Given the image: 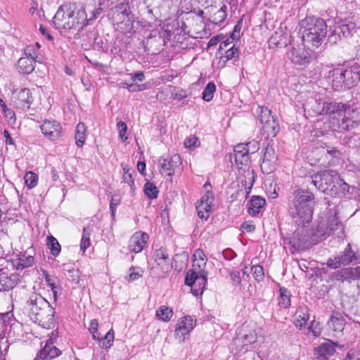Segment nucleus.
Segmentation results:
<instances>
[{
  "instance_id": "obj_7",
  "label": "nucleus",
  "mask_w": 360,
  "mask_h": 360,
  "mask_svg": "<svg viewBox=\"0 0 360 360\" xmlns=\"http://www.w3.org/2000/svg\"><path fill=\"white\" fill-rule=\"evenodd\" d=\"M203 188L206 193L202 197L200 202L196 204V210L200 218L207 219L212 212L214 195L211 191L212 186L209 182L205 183Z\"/></svg>"
},
{
  "instance_id": "obj_53",
  "label": "nucleus",
  "mask_w": 360,
  "mask_h": 360,
  "mask_svg": "<svg viewBox=\"0 0 360 360\" xmlns=\"http://www.w3.org/2000/svg\"><path fill=\"white\" fill-rule=\"evenodd\" d=\"M251 272L252 273L255 278L259 281L263 280L264 277L263 267L259 265H255L251 267Z\"/></svg>"
},
{
  "instance_id": "obj_49",
  "label": "nucleus",
  "mask_w": 360,
  "mask_h": 360,
  "mask_svg": "<svg viewBox=\"0 0 360 360\" xmlns=\"http://www.w3.org/2000/svg\"><path fill=\"white\" fill-rule=\"evenodd\" d=\"M144 192L150 199L155 198L158 195V188L152 183L147 182L144 186Z\"/></svg>"
},
{
  "instance_id": "obj_27",
  "label": "nucleus",
  "mask_w": 360,
  "mask_h": 360,
  "mask_svg": "<svg viewBox=\"0 0 360 360\" xmlns=\"http://www.w3.org/2000/svg\"><path fill=\"white\" fill-rule=\"evenodd\" d=\"M309 319L308 308L306 306H300L294 315V323L297 328L302 330L305 328Z\"/></svg>"
},
{
  "instance_id": "obj_50",
  "label": "nucleus",
  "mask_w": 360,
  "mask_h": 360,
  "mask_svg": "<svg viewBox=\"0 0 360 360\" xmlns=\"http://www.w3.org/2000/svg\"><path fill=\"white\" fill-rule=\"evenodd\" d=\"M143 271L140 267H131L127 281L129 282L136 281L143 276Z\"/></svg>"
},
{
  "instance_id": "obj_15",
  "label": "nucleus",
  "mask_w": 360,
  "mask_h": 360,
  "mask_svg": "<svg viewBox=\"0 0 360 360\" xmlns=\"http://www.w3.org/2000/svg\"><path fill=\"white\" fill-rule=\"evenodd\" d=\"M195 325V320L191 316H186L181 318L176 326L174 330V336L176 339L184 341L186 335H188L190 332L194 328Z\"/></svg>"
},
{
  "instance_id": "obj_51",
  "label": "nucleus",
  "mask_w": 360,
  "mask_h": 360,
  "mask_svg": "<svg viewBox=\"0 0 360 360\" xmlns=\"http://www.w3.org/2000/svg\"><path fill=\"white\" fill-rule=\"evenodd\" d=\"M39 54V53L34 49V46L28 45L24 49L23 57L30 58L35 61H38Z\"/></svg>"
},
{
  "instance_id": "obj_44",
  "label": "nucleus",
  "mask_w": 360,
  "mask_h": 360,
  "mask_svg": "<svg viewBox=\"0 0 360 360\" xmlns=\"http://www.w3.org/2000/svg\"><path fill=\"white\" fill-rule=\"evenodd\" d=\"M47 245L49 247L51 254L56 257L60 252V245L56 238L50 236L47 238Z\"/></svg>"
},
{
  "instance_id": "obj_18",
  "label": "nucleus",
  "mask_w": 360,
  "mask_h": 360,
  "mask_svg": "<svg viewBox=\"0 0 360 360\" xmlns=\"http://www.w3.org/2000/svg\"><path fill=\"white\" fill-rule=\"evenodd\" d=\"M160 172L162 174L172 176L175 170L181 164V160L179 155L176 154L169 158H160L159 160Z\"/></svg>"
},
{
  "instance_id": "obj_21",
  "label": "nucleus",
  "mask_w": 360,
  "mask_h": 360,
  "mask_svg": "<svg viewBox=\"0 0 360 360\" xmlns=\"http://www.w3.org/2000/svg\"><path fill=\"white\" fill-rule=\"evenodd\" d=\"M56 337H51L43 349L34 360H51L61 354V352L53 345Z\"/></svg>"
},
{
  "instance_id": "obj_2",
  "label": "nucleus",
  "mask_w": 360,
  "mask_h": 360,
  "mask_svg": "<svg viewBox=\"0 0 360 360\" xmlns=\"http://www.w3.org/2000/svg\"><path fill=\"white\" fill-rule=\"evenodd\" d=\"M27 307L29 316L34 323L46 328L54 327V309L41 295L32 294L27 301Z\"/></svg>"
},
{
  "instance_id": "obj_20",
  "label": "nucleus",
  "mask_w": 360,
  "mask_h": 360,
  "mask_svg": "<svg viewBox=\"0 0 360 360\" xmlns=\"http://www.w3.org/2000/svg\"><path fill=\"white\" fill-rule=\"evenodd\" d=\"M288 58L294 63L302 65L310 62L309 53L304 47L292 46L287 53Z\"/></svg>"
},
{
  "instance_id": "obj_56",
  "label": "nucleus",
  "mask_w": 360,
  "mask_h": 360,
  "mask_svg": "<svg viewBox=\"0 0 360 360\" xmlns=\"http://www.w3.org/2000/svg\"><path fill=\"white\" fill-rule=\"evenodd\" d=\"M98 323L96 319H92L90 322L89 330L92 334L94 340L99 339V333L98 332Z\"/></svg>"
},
{
  "instance_id": "obj_64",
  "label": "nucleus",
  "mask_w": 360,
  "mask_h": 360,
  "mask_svg": "<svg viewBox=\"0 0 360 360\" xmlns=\"http://www.w3.org/2000/svg\"><path fill=\"white\" fill-rule=\"evenodd\" d=\"M346 360H360V352L356 351H350L347 354Z\"/></svg>"
},
{
  "instance_id": "obj_61",
  "label": "nucleus",
  "mask_w": 360,
  "mask_h": 360,
  "mask_svg": "<svg viewBox=\"0 0 360 360\" xmlns=\"http://www.w3.org/2000/svg\"><path fill=\"white\" fill-rule=\"evenodd\" d=\"M248 148V153H255L259 149V143L257 141H252L246 143Z\"/></svg>"
},
{
  "instance_id": "obj_39",
  "label": "nucleus",
  "mask_w": 360,
  "mask_h": 360,
  "mask_svg": "<svg viewBox=\"0 0 360 360\" xmlns=\"http://www.w3.org/2000/svg\"><path fill=\"white\" fill-rule=\"evenodd\" d=\"M99 342V346L103 349L110 348L114 341V332L112 329H110L103 338L99 336V339H96Z\"/></svg>"
},
{
  "instance_id": "obj_6",
  "label": "nucleus",
  "mask_w": 360,
  "mask_h": 360,
  "mask_svg": "<svg viewBox=\"0 0 360 360\" xmlns=\"http://www.w3.org/2000/svg\"><path fill=\"white\" fill-rule=\"evenodd\" d=\"M339 174L335 170H324L311 176L313 184L320 191H326L329 186L335 184Z\"/></svg>"
},
{
  "instance_id": "obj_19",
  "label": "nucleus",
  "mask_w": 360,
  "mask_h": 360,
  "mask_svg": "<svg viewBox=\"0 0 360 360\" xmlns=\"http://www.w3.org/2000/svg\"><path fill=\"white\" fill-rule=\"evenodd\" d=\"M193 269L189 270L187 274L196 275H207L205 269L207 264V257L201 249H197L193 255Z\"/></svg>"
},
{
  "instance_id": "obj_47",
  "label": "nucleus",
  "mask_w": 360,
  "mask_h": 360,
  "mask_svg": "<svg viewBox=\"0 0 360 360\" xmlns=\"http://www.w3.org/2000/svg\"><path fill=\"white\" fill-rule=\"evenodd\" d=\"M24 179L25 184L30 189L34 188L37 184L38 176L35 173L32 172H27L25 175Z\"/></svg>"
},
{
  "instance_id": "obj_36",
  "label": "nucleus",
  "mask_w": 360,
  "mask_h": 360,
  "mask_svg": "<svg viewBox=\"0 0 360 360\" xmlns=\"http://www.w3.org/2000/svg\"><path fill=\"white\" fill-rule=\"evenodd\" d=\"M34 262V257L32 256L22 255L13 261V266L17 269H23L30 267Z\"/></svg>"
},
{
  "instance_id": "obj_40",
  "label": "nucleus",
  "mask_w": 360,
  "mask_h": 360,
  "mask_svg": "<svg viewBox=\"0 0 360 360\" xmlns=\"http://www.w3.org/2000/svg\"><path fill=\"white\" fill-rule=\"evenodd\" d=\"M279 292L280 295L278 299V305L283 308L288 307L290 305V292L283 287L280 288Z\"/></svg>"
},
{
  "instance_id": "obj_3",
  "label": "nucleus",
  "mask_w": 360,
  "mask_h": 360,
  "mask_svg": "<svg viewBox=\"0 0 360 360\" xmlns=\"http://www.w3.org/2000/svg\"><path fill=\"white\" fill-rule=\"evenodd\" d=\"M327 25L323 19L306 18L300 22V34L303 46L309 49L321 46L326 36Z\"/></svg>"
},
{
  "instance_id": "obj_52",
  "label": "nucleus",
  "mask_w": 360,
  "mask_h": 360,
  "mask_svg": "<svg viewBox=\"0 0 360 360\" xmlns=\"http://www.w3.org/2000/svg\"><path fill=\"white\" fill-rule=\"evenodd\" d=\"M199 139L194 136L187 137L184 141V146L188 149H194L200 146Z\"/></svg>"
},
{
  "instance_id": "obj_10",
  "label": "nucleus",
  "mask_w": 360,
  "mask_h": 360,
  "mask_svg": "<svg viewBox=\"0 0 360 360\" xmlns=\"http://www.w3.org/2000/svg\"><path fill=\"white\" fill-rule=\"evenodd\" d=\"M356 259V254L352 250L351 245L347 244L344 251L334 258H329L327 265L331 269H338L341 266H347Z\"/></svg>"
},
{
  "instance_id": "obj_25",
  "label": "nucleus",
  "mask_w": 360,
  "mask_h": 360,
  "mask_svg": "<svg viewBox=\"0 0 360 360\" xmlns=\"http://www.w3.org/2000/svg\"><path fill=\"white\" fill-rule=\"evenodd\" d=\"M19 276L18 274H8L3 269H0V291L9 290L18 283Z\"/></svg>"
},
{
  "instance_id": "obj_32",
  "label": "nucleus",
  "mask_w": 360,
  "mask_h": 360,
  "mask_svg": "<svg viewBox=\"0 0 360 360\" xmlns=\"http://www.w3.org/2000/svg\"><path fill=\"white\" fill-rule=\"evenodd\" d=\"M265 200L259 196H254L250 201L248 213L252 216H257L265 205Z\"/></svg>"
},
{
  "instance_id": "obj_22",
  "label": "nucleus",
  "mask_w": 360,
  "mask_h": 360,
  "mask_svg": "<svg viewBox=\"0 0 360 360\" xmlns=\"http://www.w3.org/2000/svg\"><path fill=\"white\" fill-rule=\"evenodd\" d=\"M328 82L332 87L337 91L345 89L343 68L339 67L330 70L328 75Z\"/></svg>"
},
{
  "instance_id": "obj_23",
  "label": "nucleus",
  "mask_w": 360,
  "mask_h": 360,
  "mask_svg": "<svg viewBox=\"0 0 360 360\" xmlns=\"http://www.w3.org/2000/svg\"><path fill=\"white\" fill-rule=\"evenodd\" d=\"M338 105V103H328L320 100L315 101L314 103L311 105V110L318 115H329L332 120V115H334Z\"/></svg>"
},
{
  "instance_id": "obj_60",
  "label": "nucleus",
  "mask_w": 360,
  "mask_h": 360,
  "mask_svg": "<svg viewBox=\"0 0 360 360\" xmlns=\"http://www.w3.org/2000/svg\"><path fill=\"white\" fill-rule=\"evenodd\" d=\"M231 279L233 283L236 285H239L241 283V278L240 276V272L235 271L231 273L230 274Z\"/></svg>"
},
{
  "instance_id": "obj_13",
  "label": "nucleus",
  "mask_w": 360,
  "mask_h": 360,
  "mask_svg": "<svg viewBox=\"0 0 360 360\" xmlns=\"http://www.w3.org/2000/svg\"><path fill=\"white\" fill-rule=\"evenodd\" d=\"M40 129L44 136L51 141H56L62 135V127L56 120H44L40 125Z\"/></svg>"
},
{
  "instance_id": "obj_1",
  "label": "nucleus",
  "mask_w": 360,
  "mask_h": 360,
  "mask_svg": "<svg viewBox=\"0 0 360 360\" xmlns=\"http://www.w3.org/2000/svg\"><path fill=\"white\" fill-rule=\"evenodd\" d=\"M314 198L313 193L297 189L294 191L289 200L288 212L297 226L290 243L297 250L309 248L311 243V229H307V225L313 217Z\"/></svg>"
},
{
  "instance_id": "obj_29",
  "label": "nucleus",
  "mask_w": 360,
  "mask_h": 360,
  "mask_svg": "<svg viewBox=\"0 0 360 360\" xmlns=\"http://www.w3.org/2000/svg\"><path fill=\"white\" fill-rule=\"evenodd\" d=\"M328 325L334 332L340 333L345 328V320L340 313L333 312L330 316Z\"/></svg>"
},
{
  "instance_id": "obj_17",
  "label": "nucleus",
  "mask_w": 360,
  "mask_h": 360,
  "mask_svg": "<svg viewBox=\"0 0 360 360\" xmlns=\"http://www.w3.org/2000/svg\"><path fill=\"white\" fill-rule=\"evenodd\" d=\"M13 101L18 108L28 110L32 103V97L29 89H16L13 92Z\"/></svg>"
},
{
  "instance_id": "obj_28",
  "label": "nucleus",
  "mask_w": 360,
  "mask_h": 360,
  "mask_svg": "<svg viewBox=\"0 0 360 360\" xmlns=\"http://www.w3.org/2000/svg\"><path fill=\"white\" fill-rule=\"evenodd\" d=\"M248 326H243L241 331L238 335L235 340V344L242 342L244 346L252 344L257 340V334L252 330H248Z\"/></svg>"
},
{
  "instance_id": "obj_43",
  "label": "nucleus",
  "mask_w": 360,
  "mask_h": 360,
  "mask_svg": "<svg viewBox=\"0 0 360 360\" xmlns=\"http://www.w3.org/2000/svg\"><path fill=\"white\" fill-rule=\"evenodd\" d=\"M226 17V6L224 5L212 14V22L214 24H219L225 20Z\"/></svg>"
},
{
  "instance_id": "obj_4",
  "label": "nucleus",
  "mask_w": 360,
  "mask_h": 360,
  "mask_svg": "<svg viewBox=\"0 0 360 360\" xmlns=\"http://www.w3.org/2000/svg\"><path fill=\"white\" fill-rule=\"evenodd\" d=\"M332 124L339 131H349L360 124V110L352 108L346 103H338L332 115Z\"/></svg>"
},
{
  "instance_id": "obj_24",
  "label": "nucleus",
  "mask_w": 360,
  "mask_h": 360,
  "mask_svg": "<svg viewBox=\"0 0 360 360\" xmlns=\"http://www.w3.org/2000/svg\"><path fill=\"white\" fill-rule=\"evenodd\" d=\"M148 239V235L146 233L136 232L130 238L129 249L135 253L142 251Z\"/></svg>"
},
{
  "instance_id": "obj_31",
  "label": "nucleus",
  "mask_w": 360,
  "mask_h": 360,
  "mask_svg": "<svg viewBox=\"0 0 360 360\" xmlns=\"http://www.w3.org/2000/svg\"><path fill=\"white\" fill-rule=\"evenodd\" d=\"M37 61L30 58L22 56L18 61V71L22 74H30L34 70Z\"/></svg>"
},
{
  "instance_id": "obj_11",
  "label": "nucleus",
  "mask_w": 360,
  "mask_h": 360,
  "mask_svg": "<svg viewBox=\"0 0 360 360\" xmlns=\"http://www.w3.org/2000/svg\"><path fill=\"white\" fill-rule=\"evenodd\" d=\"M207 275L186 274L185 284L191 287L195 296L201 295L205 289Z\"/></svg>"
},
{
  "instance_id": "obj_42",
  "label": "nucleus",
  "mask_w": 360,
  "mask_h": 360,
  "mask_svg": "<svg viewBox=\"0 0 360 360\" xmlns=\"http://www.w3.org/2000/svg\"><path fill=\"white\" fill-rule=\"evenodd\" d=\"M257 112L259 114V120L262 124L265 123L266 120H271L274 117L271 115V112L266 107L258 106Z\"/></svg>"
},
{
  "instance_id": "obj_34",
  "label": "nucleus",
  "mask_w": 360,
  "mask_h": 360,
  "mask_svg": "<svg viewBox=\"0 0 360 360\" xmlns=\"http://www.w3.org/2000/svg\"><path fill=\"white\" fill-rule=\"evenodd\" d=\"M239 50L238 48L233 45L228 49L225 50L224 55L221 56L219 60L218 65L219 68H224L228 60L233 58H238Z\"/></svg>"
},
{
  "instance_id": "obj_41",
  "label": "nucleus",
  "mask_w": 360,
  "mask_h": 360,
  "mask_svg": "<svg viewBox=\"0 0 360 360\" xmlns=\"http://www.w3.org/2000/svg\"><path fill=\"white\" fill-rule=\"evenodd\" d=\"M172 309L166 306H161L156 311V316L163 321H169L172 317Z\"/></svg>"
},
{
  "instance_id": "obj_54",
  "label": "nucleus",
  "mask_w": 360,
  "mask_h": 360,
  "mask_svg": "<svg viewBox=\"0 0 360 360\" xmlns=\"http://www.w3.org/2000/svg\"><path fill=\"white\" fill-rule=\"evenodd\" d=\"M117 129L119 131V136L122 139V141H125L127 140V126L125 124V122L122 121H120L117 123Z\"/></svg>"
},
{
  "instance_id": "obj_37",
  "label": "nucleus",
  "mask_w": 360,
  "mask_h": 360,
  "mask_svg": "<svg viewBox=\"0 0 360 360\" xmlns=\"http://www.w3.org/2000/svg\"><path fill=\"white\" fill-rule=\"evenodd\" d=\"M86 139V127L84 123H79L76 127L75 141L78 147H82Z\"/></svg>"
},
{
  "instance_id": "obj_9",
  "label": "nucleus",
  "mask_w": 360,
  "mask_h": 360,
  "mask_svg": "<svg viewBox=\"0 0 360 360\" xmlns=\"http://www.w3.org/2000/svg\"><path fill=\"white\" fill-rule=\"evenodd\" d=\"M76 8V4H64L57 10L53 18V22L58 30H68V25L70 23L69 21L70 15L73 13Z\"/></svg>"
},
{
  "instance_id": "obj_62",
  "label": "nucleus",
  "mask_w": 360,
  "mask_h": 360,
  "mask_svg": "<svg viewBox=\"0 0 360 360\" xmlns=\"http://www.w3.org/2000/svg\"><path fill=\"white\" fill-rule=\"evenodd\" d=\"M248 148L247 147L246 143H239L234 148V153H242L243 154L248 153Z\"/></svg>"
},
{
  "instance_id": "obj_16",
  "label": "nucleus",
  "mask_w": 360,
  "mask_h": 360,
  "mask_svg": "<svg viewBox=\"0 0 360 360\" xmlns=\"http://www.w3.org/2000/svg\"><path fill=\"white\" fill-rule=\"evenodd\" d=\"M70 25L68 30L75 29L79 30L87 25V15L85 8L82 6L76 4V8L72 15H70Z\"/></svg>"
},
{
  "instance_id": "obj_5",
  "label": "nucleus",
  "mask_w": 360,
  "mask_h": 360,
  "mask_svg": "<svg viewBox=\"0 0 360 360\" xmlns=\"http://www.w3.org/2000/svg\"><path fill=\"white\" fill-rule=\"evenodd\" d=\"M342 225L341 222L338 219L335 214L333 212L330 211L327 214V221H321L318 226L316 232H314L311 229L310 236H311V243L309 246L316 243L319 240H321L322 237H325L326 235H329L331 232L335 231H342Z\"/></svg>"
},
{
  "instance_id": "obj_38",
  "label": "nucleus",
  "mask_w": 360,
  "mask_h": 360,
  "mask_svg": "<svg viewBox=\"0 0 360 360\" xmlns=\"http://www.w3.org/2000/svg\"><path fill=\"white\" fill-rule=\"evenodd\" d=\"M93 231V229L90 226H86L83 229V233L81 239L80 243V249L83 251V252H85V250L90 246L91 245V240H90V236Z\"/></svg>"
},
{
  "instance_id": "obj_45",
  "label": "nucleus",
  "mask_w": 360,
  "mask_h": 360,
  "mask_svg": "<svg viewBox=\"0 0 360 360\" xmlns=\"http://www.w3.org/2000/svg\"><path fill=\"white\" fill-rule=\"evenodd\" d=\"M215 91V84L213 82H209L202 91V99L207 102L210 101L213 98V95Z\"/></svg>"
},
{
  "instance_id": "obj_63",
  "label": "nucleus",
  "mask_w": 360,
  "mask_h": 360,
  "mask_svg": "<svg viewBox=\"0 0 360 360\" xmlns=\"http://www.w3.org/2000/svg\"><path fill=\"white\" fill-rule=\"evenodd\" d=\"M235 39H232L231 36L227 39L221 41L219 44V51H222L224 50H226L229 49V46L231 45L233 42V40Z\"/></svg>"
},
{
  "instance_id": "obj_46",
  "label": "nucleus",
  "mask_w": 360,
  "mask_h": 360,
  "mask_svg": "<svg viewBox=\"0 0 360 360\" xmlns=\"http://www.w3.org/2000/svg\"><path fill=\"white\" fill-rule=\"evenodd\" d=\"M337 193L340 195H345L349 193V186L342 179L338 176V179L335 181V184L333 185Z\"/></svg>"
},
{
  "instance_id": "obj_8",
  "label": "nucleus",
  "mask_w": 360,
  "mask_h": 360,
  "mask_svg": "<svg viewBox=\"0 0 360 360\" xmlns=\"http://www.w3.org/2000/svg\"><path fill=\"white\" fill-rule=\"evenodd\" d=\"M155 264L151 270L158 276H160L169 272L172 269V264L168 254L165 249L160 248L154 252Z\"/></svg>"
},
{
  "instance_id": "obj_58",
  "label": "nucleus",
  "mask_w": 360,
  "mask_h": 360,
  "mask_svg": "<svg viewBox=\"0 0 360 360\" xmlns=\"http://www.w3.org/2000/svg\"><path fill=\"white\" fill-rule=\"evenodd\" d=\"M249 153L243 154L242 153H235V160L240 165H247L249 160Z\"/></svg>"
},
{
  "instance_id": "obj_30",
  "label": "nucleus",
  "mask_w": 360,
  "mask_h": 360,
  "mask_svg": "<svg viewBox=\"0 0 360 360\" xmlns=\"http://www.w3.org/2000/svg\"><path fill=\"white\" fill-rule=\"evenodd\" d=\"M335 352V344L330 341L326 340L316 348V353L321 357L326 358L333 355Z\"/></svg>"
},
{
  "instance_id": "obj_35",
  "label": "nucleus",
  "mask_w": 360,
  "mask_h": 360,
  "mask_svg": "<svg viewBox=\"0 0 360 360\" xmlns=\"http://www.w3.org/2000/svg\"><path fill=\"white\" fill-rule=\"evenodd\" d=\"M262 129L268 136H276L280 128L276 118L274 117L271 120H266V122L262 124Z\"/></svg>"
},
{
  "instance_id": "obj_59",
  "label": "nucleus",
  "mask_w": 360,
  "mask_h": 360,
  "mask_svg": "<svg viewBox=\"0 0 360 360\" xmlns=\"http://www.w3.org/2000/svg\"><path fill=\"white\" fill-rule=\"evenodd\" d=\"M120 203V199L117 195H113L111 198L110 203V209L112 213V215L115 214L116 211L117 206Z\"/></svg>"
},
{
  "instance_id": "obj_14",
  "label": "nucleus",
  "mask_w": 360,
  "mask_h": 360,
  "mask_svg": "<svg viewBox=\"0 0 360 360\" xmlns=\"http://www.w3.org/2000/svg\"><path fill=\"white\" fill-rule=\"evenodd\" d=\"M355 25L352 22H338L334 25L333 30L328 36L331 43H337L342 37H347L354 30Z\"/></svg>"
},
{
  "instance_id": "obj_12",
  "label": "nucleus",
  "mask_w": 360,
  "mask_h": 360,
  "mask_svg": "<svg viewBox=\"0 0 360 360\" xmlns=\"http://www.w3.org/2000/svg\"><path fill=\"white\" fill-rule=\"evenodd\" d=\"M112 18L123 32L130 33L133 32L134 17L127 10L115 11Z\"/></svg>"
},
{
  "instance_id": "obj_26",
  "label": "nucleus",
  "mask_w": 360,
  "mask_h": 360,
  "mask_svg": "<svg viewBox=\"0 0 360 360\" xmlns=\"http://www.w3.org/2000/svg\"><path fill=\"white\" fill-rule=\"evenodd\" d=\"M343 72L345 89H349L357 85L360 81V78L356 71L355 64L348 68H343Z\"/></svg>"
},
{
  "instance_id": "obj_48",
  "label": "nucleus",
  "mask_w": 360,
  "mask_h": 360,
  "mask_svg": "<svg viewBox=\"0 0 360 360\" xmlns=\"http://www.w3.org/2000/svg\"><path fill=\"white\" fill-rule=\"evenodd\" d=\"M276 164L277 161L262 160L261 169L264 173L270 174L276 169Z\"/></svg>"
},
{
  "instance_id": "obj_33",
  "label": "nucleus",
  "mask_w": 360,
  "mask_h": 360,
  "mask_svg": "<svg viewBox=\"0 0 360 360\" xmlns=\"http://www.w3.org/2000/svg\"><path fill=\"white\" fill-rule=\"evenodd\" d=\"M338 278L350 281L360 276V266L342 269L336 273Z\"/></svg>"
},
{
  "instance_id": "obj_55",
  "label": "nucleus",
  "mask_w": 360,
  "mask_h": 360,
  "mask_svg": "<svg viewBox=\"0 0 360 360\" xmlns=\"http://www.w3.org/2000/svg\"><path fill=\"white\" fill-rule=\"evenodd\" d=\"M262 160H269L272 161H277L278 158L275 153L274 149L271 146H267L263 155Z\"/></svg>"
},
{
  "instance_id": "obj_57",
  "label": "nucleus",
  "mask_w": 360,
  "mask_h": 360,
  "mask_svg": "<svg viewBox=\"0 0 360 360\" xmlns=\"http://www.w3.org/2000/svg\"><path fill=\"white\" fill-rule=\"evenodd\" d=\"M307 330L308 333H311L312 335L315 337H318L321 334V330L319 327V323H316L314 320L311 322V325L309 327H308Z\"/></svg>"
}]
</instances>
